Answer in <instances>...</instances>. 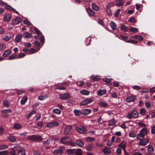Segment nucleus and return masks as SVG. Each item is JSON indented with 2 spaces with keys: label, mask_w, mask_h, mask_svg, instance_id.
I'll use <instances>...</instances> for the list:
<instances>
[{
  "label": "nucleus",
  "mask_w": 155,
  "mask_h": 155,
  "mask_svg": "<svg viewBox=\"0 0 155 155\" xmlns=\"http://www.w3.org/2000/svg\"><path fill=\"white\" fill-rule=\"evenodd\" d=\"M28 138L31 140L35 141L37 142H39L42 141L43 137L41 136L38 135H32L28 137Z\"/></svg>",
  "instance_id": "1"
},
{
  "label": "nucleus",
  "mask_w": 155,
  "mask_h": 155,
  "mask_svg": "<svg viewBox=\"0 0 155 155\" xmlns=\"http://www.w3.org/2000/svg\"><path fill=\"white\" fill-rule=\"evenodd\" d=\"M147 132V130L146 128L144 127L142 128L140 130V133L137 135V139L138 140H139L140 139V137H143Z\"/></svg>",
  "instance_id": "2"
},
{
  "label": "nucleus",
  "mask_w": 155,
  "mask_h": 155,
  "mask_svg": "<svg viewBox=\"0 0 155 155\" xmlns=\"http://www.w3.org/2000/svg\"><path fill=\"white\" fill-rule=\"evenodd\" d=\"M76 130L78 132L81 134L86 133L87 132V130L84 127L82 126H79L75 128Z\"/></svg>",
  "instance_id": "3"
},
{
  "label": "nucleus",
  "mask_w": 155,
  "mask_h": 155,
  "mask_svg": "<svg viewBox=\"0 0 155 155\" xmlns=\"http://www.w3.org/2000/svg\"><path fill=\"white\" fill-rule=\"evenodd\" d=\"M140 140L139 142V144L141 146H145L149 142V140L147 138L143 139H140Z\"/></svg>",
  "instance_id": "4"
},
{
  "label": "nucleus",
  "mask_w": 155,
  "mask_h": 155,
  "mask_svg": "<svg viewBox=\"0 0 155 155\" xmlns=\"http://www.w3.org/2000/svg\"><path fill=\"white\" fill-rule=\"evenodd\" d=\"M21 20V18L19 17H16L15 19L12 20L11 22L12 25H16L19 24Z\"/></svg>",
  "instance_id": "5"
},
{
  "label": "nucleus",
  "mask_w": 155,
  "mask_h": 155,
  "mask_svg": "<svg viewBox=\"0 0 155 155\" xmlns=\"http://www.w3.org/2000/svg\"><path fill=\"white\" fill-rule=\"evenodd\" d=\"M93 101V99L91 98H88L81 102V105L83 106Z\"/></svg>",
  "instance_id": "6"
},
{
  "label": "nucleus",
  "mask_w": 155,
  "mask_h": 155,
  "mask_svg": "<svg viewBox=\"0 0 155 155\" xmlns=\"http://www.w3.org/2000/svg\"><path fill=\"white\" fill-rule=\"evenodd\" d=\"M58 123L56 121H54L48 123L46 125V127H51L54 126H58Z\"/></svg>",
  "instance_id": "7"
},
{
  "label": "nucleus",
  "mask_w": 155,
  "mask_h": 155,
  "mask_svg": "<svg viewBox=\"0 0 155 155\" xmlns=\"http://www.w3.org/2000/svg\"><path fill=\"white\" fill-rule=\"evenodd\" d=\"M136 97L133 95H131L127 97L126 99L127 101V102H131L134 101L136 99Z\"/></svg>",
  "instance_id": "8"
},
{
  "label": "nucleus",
  "mask_w": 155,
  "mask_h": 155,
  "mask_svg": "<svg viewBox=\"0 0 155 155\" xmlns=\"http://www.w3.org/2000/svg\"><path fill=\"white\" fill-rule=\"evenodd\" d=\"M70 96L68 93H65L59 95V97L61 99H64L69 98Z\"/></svg>",
  "instance_id": "9"
},
{
  "label": "nucleus",
  "mask_w": 155,
  "mask_h": 155,
  "mask_svg": "<svg viewBox=\"0 0 155 155\" xmlns=\"http://www.w3.org/2000/svg\"><path fill=\"white\" fill-rule=\"evenodd\" d=\"M12 17L11 15L10 14H7L4 15V20L6 22L9 21Z\"/></svg>",
  "instance_id": "10"
},
{
  "label": "nucleus",
  "mask_w": 155,
  "mask_h": 155,
  "mask_svg": "<svg viewBox=\"0 0 155 155\" xmlns=\"http://www.w3.org/2000/svg\"><path fill=\"white\" fill-rule=\"evenodd\" d=\"M154 150V147L151 145H149L147 146L148 153L149 154H151Z\"/></svg>",
  "instance_id": "11"
},
{
  "label": "nucleus",
  "mask_w": 155,
  "mask_h": 155,
  "mask_svg": "<svg viewBox=\"0 0 155 155\" xmlns=\"http://www.w3.org/2000/svg\"><path fill=\"white\" fill-rule=\"evenodd\" d=\"M72 129V127L71 126H68L64 128V134L66 135L68 134Z\"/></svg>",
  "instance_id": "12"
},
{
  "label": "nucleus",
  "mask_w": 155,
  "mask_h": 155,
  "mask_svg": "<svg viewBox=\"0 0 155 155\" xmlns=\"http://www.w3.org/2000/svg\"><path fill=\"white\" fill-rule=\"evenodd\" d=\"M23 36L25 38H28L32 37L33 36L30 33L26 32L23 34Z\"/></svg>",
  "instance_id": "13"
},
{
  "label": "nucleus",
  "mask_w": 155,
  "mask_h": 155,
  "mask_svg": "<svg viewBox=\"0 0 155 155\" xmlns=\"http://www.w3.org/2000/svg\"><path fill=\"white\" fill-rule=\"evenodd\" d=\"M87 11L90 16H94L95 15V12H93L91 9L90 8H88L87 9Z\"/></svg>",
  "instance_id": "14"
},
{
  "label": "nucleus",
  "mask_w": 155,
  "mask_h": 155,
  "mask_svg": "<svg viewBox=\"0 0 155 155\" xmlns=\"http://www.w3.org/2000/svg\"><path fill=\"white\" fill-rule=\"evenodd\" d=\"M70 137H64L62 138L61 140V142L64 144H68V142L66 140L69 138Z\"/></svg>",
  "instance_id": "15"
},
{
  "label": "nucleus",
  "mask_w": 155,
  "mask_h": 155,
  "mask_svg": "<svg viewBox=\"0 0 155 155\" xmlns=\"http://www.w3.org/2000/svg\"><path fill=\"white\" fill-rule=\"evenodd\" d=\"M63 153V150L61 149H58L55 150L53 152V153L54 155H57L58 154H61Z\"/></svg>",
  "instance_id": "16"
},
{
  "label": "nucleus",
  "mask_w": 155,
  "mask_h": 155,
  "mask_svg": "<svg viewBox=\"0 0 155 155\" xmlns=\"http://www.w3.org/2000/svg\"><path fill=\"white\" fill-rule=\"evenodd\" d=\"M22 37V36L21 34H18L17 35L15 38V42L18 43L20 41H21Z\"/></svg>",
  "instance_id": "17"
},
{
  "label": "nucleus",
  "mask_w": 155,
  "mask_h": 155,
  "mask_svg": "<svg viewBox=\"0 0 155 155\" xmlns=\"http://www.w3.org/2000/svg\"><path fill=\"white\" fill-rule=\"evenodd\" d=\"M91 112V110L89 109H85L82 111V114L86 115L89 114Z\"/></svg>",
  "instance_id": "18"
},
{
  "label": "nucleus",
  "mask_w": 155,
  "mask_h": 155,
  "mask_svg": "<svg viewBox=\"0 0 155 155\" xmlns=\"http://www.w3.org/2000/svg\"><path fill=\"white\" fill-rule=\"evenodd\" d=\"M11 52L10 50H7L5 51L2 55L4 57H6L11 53Z\"/></svg>",
  "instance_id": "19"
},
{
  "label": "nucleus",
  "mask_w": 155,
  "mask_h": 155,
  "mask_svg": "<svg viewBox=\"0 0 155 155\" xmlns=\"http://www.w3.org/2000/svg\"><path fill=\"white\" fill-rule=\"evenodd\" d=\"M131 38H133L140 41H142L143 39V37L140 35H136L131 37Z\"/></svg>",
  "instance_id": "20"
},
{
  "label": "nucleus",
  "mask_w": 155,
  "mask_h": 155,
  "mask_svg": "<svg viewBox=\"0 0 155 155\" xmlns=\"http://www.w3.org/2000/svg\"><path fill=\"white\" fill-rule=\"evenodd\" d=\"M110 25L112 30L114 31L116 29L117 25L113 21L111 22L110 23Z\"/></svg>",
  "instance_id": "21"
},
{
  "label": "nucleus",
  "mask_w": 155,
  "mask_h": 155,
  "mask_svg": "<svg viewBox=\"0 0 155 155\" xmlns=\"http://www.w3.org/2000/svg\"><path fill=\"white\" fill-rule=\"evenodd\" d=\"M25 150L24 149L22 148L21 150H18L17 153V155H25Z\"/></svg>",
  "instance_id": "22"
},
{
  "label": "nucleus",
  "mask_w": 155,
  "mask_h": 155,
  "mask_svg": "<svg viewBox=\"0 0 155 155\" xmlns=\"http://www.w3.org/2000/svg\"><path fill=\"white\" fill-rule=\"evenodd\" d=\"M102 152L105 154H108L110 153V150L109 148L106 147L103 149L102 150Z\"/></svg>",
  "instance_id": "23"
},
{
  "label": "nucleus",
  "mask_w": 155,
  "mask_h": 155,
  "mask_svg": "<svg viewBox=\"0 0 155 155\" xmlns=\"http://www.w3.org/2000/svg\"><path fill=\"white\" fill-rule=\"evenodd\" d=\"M120 29L121 30L124 31V32L127 31L128 30L127 27L124 25H121Z\"/></svg>",
  "instance_id": "24"
},
{
  "label": "nucleus",
  "mask_w": 155,
  "mask_h": 155,
  "mask_svg": "<svg viewBox=\"0 0 155 155\" xmlns=\"http://www.w3.org/2000/svg\"><path fill=\"white\" fill-rule=\"evenodd\" d=\"M131 114L133 115V117L134 118H137L138 116V112L135 110H133L131 111Z\"/></svg>",
  "instance_id": "25"
},
{
  "label": "nucleus",
  "mask_w": 155,
  "mask_h": 155,
  "mask_svg": "<svg viewBox=\"0 0 155 155\" xmlns=\"http://www.w3.org/2000/svg\"><path fill=\"white\" fill-rule=\"evenodd\" d=\"M106 93V91L104 90H102L98 91H97V94L98 95H102Z\"/></svg>",
  "instance_id": "26"
},
{
  "label": "nucleus",
  "mask_w": 155,
  "mask_h": 155,
  "mask_svg": "<svg viewBox=\"0 0 155 155\" xmlns=\"http://www.w3.org/2000/svg\"><path fill=\"white\" fill-rule=\"evenodd\" d=\"M92 7L93 10L96 11H98L99 9L98 6L96 5L94 3H93L92 4Z\"/></svg>",
  "instance_id": "27"
},
{
  "label": "nucleus",
  "mask_w": 155,
  "mask_h": 155,
  "mask_svg": "<svg viewBox=\"0 0 155 155\" xmlns=\"http://www.w3.org/2000/svg\"><path fill=\"white\" fill-rule=\"evenodd\" d=\"M116 3L118 6H120L123 5L124 2L123 0H117L116 1Z\"/></svg>",
  "instance_id": "28"
},
{
  "label": "nucleus",
  "mask_w": 155,
  "mask_h": 155,
  "mask_svg": "<svg viewBox=\"0 0 155 155\" xmlns=\"http://www.w3.org/2000/svg\"><path fill=\"white\" fill-rule=\"evenodd\" d=\"M77 144L80 147H82L84 145V143L81 140H78L76 141Z\"/></svg>",
  "instance_id": "29"
},
{
  "label": "nucleus",
  "mask_w": 155,
  "mask_h": 155,
  "mask_svg": "<svg viewBox=\"0 0 155 155\" xmlns=\"http://www.w3.org/2000/svg\"><path fill=\"white\" fill-rule=\"evenodd\" d=\"M126 143L125 142H122L119 145V146L121 147L123 150H124L125 149V147H126Z\"/></svg>",
  "instance_id": "30"
},
{
  "label": "nucleus",
  "mask_w": 155,
  "mask_h": 155,
  "mask_svg": "<svg viewBox=\"0 0 155 155\" xmlns=\"http://www.w3.org/2000/svg\"><path fill=\"white\" fill-rule=\"evenodd\" d=\"M11 38V36L10 35H6L3 38V40L5 41H8Z\"/></svg>",
  "instance_id": "31"
},
{
  "label": "nucleus",
  "mask_w": 155,
  "mask_h": 155,
  "mask_svg": "<svg viewBox=\"0 0 155 155\" xmlns=\"http://www.w3.org/2000/svg\"><path fill=\"white\" fill-rule=\"evenodd\" d=\"M27 99L28 98L27 96H25L23 97L21 101V104L22 105L24 104L26 102Z\"/></svg>",
  "instance_id": "32"
},
{
  "label": "nucleus",
  "mask_w": 155,
  "mask_h": 155,
  "mask_svg": "<svg viewBox=\"0 0 155 155\" xmlns=\"http://www.w3.org/2000/svg\"><path fill=\"white\" fill-rule=\"evenodd\" d=\"M91 79L93 81H97L101 79L100 78H98L97 77L94 76H92L91 77Z\"/></svg>",
  "instance_id": "33"
},
{
  "label": "nucleus",
  "mask_w": 155,
  "mask_h": 155,
  "mask_svg": "<svg viewBox=\"0 0 155 155\" xmlns=\"http://www.w3.org/2000/svg\"><path fill=\"white\" fill-rule=\"evenodd\" d=\"M82 150L80 149H78L76 150L75 152V155H82Z\"/></svg>",
  "instance_id": "34"
},
{
  "label": "nucleus",
  "mask_w": 155,
  "mask_h": 155,
  "mask_svg": "<svg viewBox=\"0 0 155 155\" xmlns=\"http://www.w3.org/2000/svg\"><path fill=\"white\" fill-rule=\"evenodd\" d=\"M75 152L74 149H68L67 151V153L69 154H73Z\"/></svg>",
  "instance_id": "35"
},
{
  "label": "nucleus",
  "mask_w": 155,
  "mask_h": 155,
  "mask_svg": "<svg viewBox=\"0 0 155 155\" xmlns=\"http://www.w3.org/2000/svg\"><path fill=\"white\" fill-rule=\"evenodd\" d=\"M129 30L130 31L134 32H137L138 31L137 28H134L131 26L130 27Z\"/></svg>",
  "instance_id": "36"
},
{
  "label": "nucleus",
  "mask_w": 155,
  "mask_h": 155,
  "mask_svg": "<svg viewBox=\"0 0 155 155\" xmlns=\"http://www.w3.org/2000/svg\"><path fill=\"white\" fill-rule=\"evenodd\" d=\"M80 92L83 95H88L89 94V92L88 91L85 90H81Z\"/></svg>",
  "instance_id": "37"
},
{
  "label": "nucleus",
  "mask_w": 155,
  "mask_h": 155,
  "mask_svg": "<svg viewBox=\"0 0 155 155\" xmlns=\"http://www.w3.org/2000/svg\"><path fill=\"white\" fill-rule=\"evenodd\" d=\"M55 89H58V90H64L65 89V88L64 87L62 86H60L58 85H55L54 87Z\"/></svg>",
  "instance_id": "38"
},
{
  "label": "nucleus",
  "mask_w": 155,
  "mask_h": 155,
  "mask_svg": "<svg viewBox=\"0 0 155 155\" xmlns=\"http://www.w3.org/2000/svg\"><path fill=\"white\" fill-rule=\"evenodd\" d=\"M6 48V46L5 44L0 43V51H3Z\"/></svg>",
  "instance_id": "39"
},
{
  "label": "nucleus",
  "mask_w": 155,
  "mask_h": 155,
  "mask_svg": "<svg viewBox=\"0 0 155 155\" xmlns=\"http://www.w3.org/2000/svg\"><path fill=\"white\" fill-rule=\"evenodd\" d=\"M115 121L114 120L112 119L109 121L108 123V125L109 126H112L115 124Z\"/></svg>",
  "instance_id": "40"
},
{
  "label": "nucleus",
  "mask_w": 155,
  "mask_h": 155,
  "mask_svg": "<svg viewBox=\"0 0 155 155\" xmlns=\"http://www.w3.org/2000/svg\"><path fill=\"white\" fill-rule=\"evenodd\" d=\"M127 37L124 35H120L119 36V38L120 39L123 40L124 41L126 42V41H127Z\"/></svg>",
  "instance_id": "41"
},
{
  "label": "nucleus",
  "mask_w": 155,
  "mask_h": 155,
  "mask_svg": "<svg viewBox=\"0 0 155 155\" xmlns=\"http://www.w3.org/2000/svg\"><path fill=\"white\" fill-rule=\"evenodd\" d=\"M126 42L127 43H132L134 44H137L138 42L137 41L132 40H127V41H126Z\"/></svg>",
  "instance_id": "42"
},
{
  "label": "nucleus",
  "mask_w": 155,
  "mask_h": 155,
  "mask_svg": "<svg viewBox=\"0 0 155 155\" xmlns=\"http://www.w3.org/2000/svg\"><path fill=\"white\" fill-rule=\"evenodd\" d=\"M9 140L11 142H14L16 141L15 137L12 136L10 135L8 138Z\"/></svg>",
  "instance_id": "43"
},
{
  "label": "nucleus",
  "mask_w": 155,
  "mask_h": 155,
  "mask_svg": "<svg viewBox=\"0 0 155 155\" xmlns=\"http://www.w3.org/2000/svg\"><path fill=\"white\" fill-rule=\"evenodd\" d=\"M74 112L76 115L78 116H80L82 114V111L78 110H75L74 111Z\"/></svg>",
  "instance_id": "44"
},
{
  "label": "nucleus",
  "mask_w": 155,
  "mask_h": 155,
  "mask_svg": "<svg viewBox=\"0 0 155 155\" xmlns=\"http://www.w3.org/2000/svg\"><path fill=\"white\" fill-rule=\"evenodd\" d=\"M23 23L25 24L28 26H30L31 25H32L31 23L28 19L24 20Z\"/></svg>",
  "instance_id": "45"
},
{
  "label": "nucleus",
  "mask_w": 155,
  "mask_h": 155,
  "mask_svg": "<svg viewBox=\"0 0 155 155\" xmlns=\"http://www.w3.org/2000/svg\"><path fill=\"white\" fill-rule=\"evenodd\" d=\"M97 21L99 24L102 26H104V23L103 20L98 18V20Z\"/></svg>",
  "instance_id": "46"
},
{
  "label": "nucleus",
  "mask_w": 155,
  "mask_h": 155,
  "mask_svg": "<svg viewBox=\"0 0 155 155\" xmlns=\"http://www.w3.org/2000/svg\"><path fill=\"white\" fill-rule=\"evenodd\" d=\"M99 104L102 107H106L107 106V103L104 102L103 101H100L99 103Z\"/></svg>",
  "instance_id": "47"
},
{
  "label": "nucleus",
  "mask_w": 155,
  "mask_h": 155,
  "mask_svg": "<svg viewBox=\"0 0 155 155\" xmlns=\"http://www.w3.org/2000/svg\"><path fill=\"white\" fill-rule=\"evenodd\" d=\"M14 128L16 129H20L21 128V126L19 124H15L13 127Z\"/></svg>",
  "instance_id": "48"
},
{
  "label": "nucleus",
  "mask_w": 155,
  "mask_h": 155,
  "mask_svg": "<svg viewBox=\"0 0 155 155\" xmlns=\"http://www.w3.org/2000/svg\"><path fill=\"white\" fill-rule=\"evenodd\" d=\"M16 56V55L15 54H12L11 55L9 56L8 58L9 60H13L15 59Z\"/></svg>",
  "instance_id": "49"
},
{
  "label": "nucleus",
  "mask_w": 155,
  "mask_h": 155,
  "mask_svg": "<svg viewBox=\"0 0 155 155\" xmlns=\"http://www.w3.org/2000/svg\"><path fill=\"white\" fill-rule=\"evenodd\" d=\"M34 29L35 30V31L36 33L39 35H42V33L41 32V31L36 27H34Z\"/></svg>",
  "instance_id": "50"
},
{
  "label": "nucleus",
  "mask_w": 155,
  "mask_h": 155,
  "mask_svg": "<svg viewBox=\"0 0 155 155\" xmlns=\"http://www.w3.org/2000/svg\"><path fill=\"white\" fill-rule=\"evenodd\" d=\"M21 149L20 148V147L18 145H16L13 148V150L15 151H18V150H21Z\"/></svg>",
  "instance_id": "51"
},
{
  "label": "nucleus",
  "mask_w": 155,
  "mask_h": 155,
  "mask_svg": "<svg viewBox=\"0 0 155 155\" xmlns=\"http://www.w3.org/2000/svg\"><path fill=\"white\" fill-rule=\"evenodd\" d=\"M3 105L7 107H8L9 106L10 104L8 102V100L5 99V100L4 102H3Z\"/></svg>",
  "instance_id": "52"
},
{
  "label": "nucleus",
  "mask_w": 155,
  "mask_h": 155,
  "mask_svg": "<svg viewBox=\"0 0 155 155\" xmlns=\"http://www.w3.org/2000/svg\"><path fill=\"white\" fill-rule=\"evenodd\" d=\"M129 136L130 137H136V134L134 131H132L129 134Z\"/></svg>",
  "instance_id": "53"
},
{
  "label": "nucleus",
  "mask_w": 155,
  "mask_h": 155,
  "mask_svg": "<svg viewBox=\"0 0 155 155\" xmlns=\"http://www.w3.org/2000/svg\"><path fill=\"white\" fill-rule=\"evenodd\" d=\"M128 21L132 22H135L137 21L136 20L134 17H132L129 19Z\"/></svg>",
  "instance_id": "54"
},
{
  "label": "nucleus",
  "mask_w": 155,
  "mask_h": 155,
  "mask_svg": "<svg viewBox=\"0 0 155 155\" xmlns=\"http://www.w3.org/2000/svg\"><path fill=\"white\" fill-rule=\"evenodd\" d=\"M5 8L10 11H13L14 8L8 5H6L5 6Z\"/></svg>",
  "instance_id": "55"
},
{
  "label": "nucleus",
  "mask_w": 155,
  "mask_h": 155,
  "mask_svg": "<svg viewBox=\"0 0 155 155\" xmlns=\"http://www.w3.org/2000/svg\"><path fill=\"white\" fill-rule=\"evenodd\" d=\"M24 45L26 48H30L32 46L30 42L25 43Z\"/></svg>",
  "instance_id": "56"
},
{
  "label": "nucleus",
  "mask_w": 155,
  "mask_h": 155,
  "mask_svg": "<svg viewBox=\"0 0 155 155\" xmlns=\"http://www.w3.org/2000/svg\"><path fill=\"white\" fill-rule=\"evenodd\" d=\"M34 45L37 47H39L41 45V44L39 41H37L34 42Z\"/></svg>",
  "instance_id": "57"
},
{
  "label": "nucleus",
  "mask_w": 155,
  "mask_h": 155,
  "mask_svg": "<svg viewBox=\"0 0 155 155\" xmlns=\"http://www.w3.org/2000/svg\"><path fill=\"white\" fill-rule=\"evenodd\" d=\"M53 112L57 114H59L61 113L60 110L58 109H54L53 110Z\"/></svg>",
  "instance_id": "58"
},
{
  "label": "nucleus",
  "mask_w": 155,
  "mask_h": 155,
  "mask_svg": "<svg viewBox=\"0 0 155 155\" xmlns=\"http://www.w3.org/2000/svg\"><path fill=\"white\" fill-rule=\"evenodd\" d=\"M12 112V110L10 109H8L7 110H4L2 111V112L7 114L8 113H10Z\"/></svg>",
  "instance_id": "59"
},
{
  "label": "nucleus",
  "mask_w": 155,
  "mask_h": 155,
  "mask_svg": "<svg viewBox=\"0 0 155 155\" xmlns=\"http://www.w3.org/2000/svg\"><path fill=\"white\" fill-rule=\"evenodd\" d=\"M86 149L89 151H91L93 150V147L92 145H89L86 147Z\"/></svg>",
  "instance_id": "60"
},
{
  "label": "nucleus",
  "mask_w": 155,
  "mask_h": 155,
  "mask_svg": "<svg viewBox=\"0 0 155 155\" xmlns=\"http://www.w3.org/2000/svg\"><path fill=\"white\" fill-rule=\"evenodd\" d=\"M46 98V95H41L38 97V99L39 100H42L45 99Z\"/></svg>",
  "instance_id": "61"
},
{
  "label": "nucleus",
  "mask_w": 155,
  "mask_h": 155,
  "mask_svg": "<svg viewBox=\"0 0 155 155\" xmlns=\"http://www.w3.org/2000/svg\"><path fill=\"white\" fill-rule=\"evenodd\" d=\"M6 155H16L15 152L14 150H12L9 153L8 152L6 154Z\"/></svg>",
  "instance_id": "62"
},
{
  "label": "nucleus",
  "mask_w": 155,
  "mask_h": 155,
  "mask_svg": "<svg viewBox=\"0 0 155 155\" xmlns=\"http://www.w3.org/2000/svg\"><path fill=\"white\" fill-rule=\"evenodd\" d=\"M145 110L143 108L141 109L140 114L142 115H144L145 113Z\"/></svg>",
  "instance_id": "63"
},
{
  "label": "nucleus",
  "mask_w": 155,
  "mask_h": 155,
  "mask_svg": "<svg viewBox=\"0 0 155 155\" xmlns=\"http://www.w3.org/2000/svg\"><path fill=\"white\" fill-rule=\"evenodd\" d=\"M151 133L152 134H153L155 133V125L151 127Z\"/></svg>",
  "instance_id": "64"
}]
</instances>
